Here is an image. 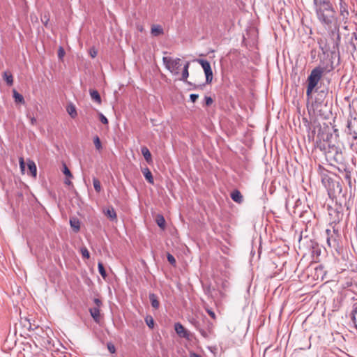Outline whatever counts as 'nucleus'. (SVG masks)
Segmentation results:
<instances>
[{
	"label": "nucleus",
	"instance_id": "obj_16",
	"mask_svg": "<svg viewBox=\"0 0 357 357\" xmlns=\"http://www.w3.org/2000/svg\"><path fill=\"white\" fill-rule=\"evenodd\" d=\"M70 225L76 232H77L80 229V223L77 218H71L70 219Z\"/></svg>",
	"mask_w": 357,
	"mask_h": 357
},
{
	"label": "nucleus",
	"instance_id": "obj_35",
	"mask_svg": "<svg viewBox=\"0 0 357 357\" xmlns=\"http://www.w3.org/2000/svg\"><path fill=\"white\" fill-rule=\"evenodd\" d=\"M63 173L68 177V178H72L73 174H71L70 171L68 168V167L64 164L63 165Z\"/></svg>",
	"mask_w": 357,
	"mask_h": 357
},
{
	"label": "nucleus",
	"instance_id": "obj_48",
	"mask_svg": "<svg viewBox=\"0 0 357 357\" xmlns=\"http://www.w3.org/2000/svg\"><path fill=\"white\" fill-rule=\"evenodd\" d=\"M190 357H202L200 355L196 353H191Z\"/></svg>",
	"mask_w": 357,
	"mask_h": 357
},
{
	"label": "nucleus",
	"instance_id": "obj_7",
	"mask_svg": "<svg viewBox=\"0 0 357 357\" xmlns=\"http://www.w3.org/2000/svg\"><path fill=\"white\" fill-rule=\"evenodd\" d=\"M189 66H190V62L187 61L185 63V64L184 65V66H183L181 77L180 79L183 81V82H187L190 86H193V89H203V88L205 86L204 84H200V85H195V84H192L190 82H187V78L189 76V72H188Z\"/></svg>",
	"mask_w": 357,
	"mask_h": 357
},
{
	"label": "nucleus",
	"instance_id": "obj_39",
	"mask_svg": "<svg viewBox=\"0 0 357 357\" xmlns=\"http://www.w3.org/2000/svg\"><path fill=\"white\" fill-rule=\"evenodd\" d=\"M107 349L111 354H114L116 351L114 345L111 342L107 343Z\"/></svg>",
	"mask_w": 357,
	"mask_h": 357
},
{
	"label": "nucleus",
	"instance_id": "obj_37",
	"mask_svg": "<svg viewBox=\"0 0 357 357\" xmlns=\"http://www.w3.org/2000/svg\"><path fill=\"white\" fill-rule=\"evenodd\" d=\"M167 260L168 261L172 264V265H175L176 264V259L174 258V257L169 254V253H167Z\"/></svg>",
	"mask_w": 357,
	"mask_h": 357
},
{
	"label": "nucleus",
	"instance_id": "obj_49",
	"mask_svg": "<svg viewBox=\"0 0 357 357\" xmlns=\"http://www.w3.org/2000/svg\"><path fill=\"white\" fill-rule=\"evenodd\" d=\"M70 178H66L64 181L65 184L68 185H70L72 184L71 181L69 180Z\"/></svg>",
	"mask_w": 357,
	"mask_h": 357
},
{
	"label": "nucleus",
	"instance_id": "obj_2",
	"mask_svg": "<svg viewBox=\"0 0 357 357\" xmlns=\"http://www.w3.org/2000/svg\"><path fill=\"white\" fill-rule=\"evenodd\" d=\"M324 149L325 150L326 160L330 162L331 165H340V167L343 168L344 170L346 169L345 160L343 153L338 147L328 144V148L326 149L324 146Z\"/></svg>",
	"mask_w": 357,
	"mask_h": 357
},
{
	"label": "nucleus",
	"instance_id": "obj_1",
	"mask_svg": "<svg viewBox=\"0 0 357 357\" xmlns=\"http://www.w3.org/2000/svg\"><path fill=\"white\" fill-rule=\"evenodd\" d=\"M316 13L319 22L331 27L335 20V11L329 0H314Z\"/></svg>",
	"mask_w": 357,
	"mask_h": 357
},
{
	"label": "nucleus",
	"instance_id": "obj_40",
	"mask_svg": "<svg viewBox=\"0 0 357 357\" xmlns=\"http://www.w3.org/2000/svg\"><path fill=\"white\" fill-rule=\"evenodd\" d=\"M100 121L103 124H107L108 123L107 119L102 114H100Z\"/></svg>",
	"mask_w": 357,
	"mask_h": 357
},
{
	"label": "nucleus",
	"instance_id": "obj_44",
	"mask_svg": "<svg viewBox=\"0 0 357 357\" xmlns=\"http://www.w3.org/2000/svg\"><path fill=\"white\" fill-rule=\"evenodd\" d=\"M206 312H208V314L211 316V317L213 319H215V314L214 313V312L211 310V309H206Z\"/></svg>",
	"mask_w": 357,
	"mask_h": 357
},
{
	"label": "nucleus",
	"instance_id": "obj_41",
	"mask_svg": "<svg viewBox=\"0 0 357 357\" xmlns=\"http://www.w3.org/2000/svg\"><path fill=\"white\" fill-rule=\"evenodd\" d=\"M205 103H206V105H207V106L211 105L213 103V99L211 98V97L206 96L205 97Z\"/></svg>",
	"mask_w": 357,
	"mask_h": 357
},
{
	"label": "nucleus",
	"instance_id": "obj_19",
	"mask_svg": "<svg viewBox=\"0 0 357 357\" xmlns=\"http://www.w3.org/2000/svg\"><path fill=\"white\" fill-rule=\"evenodd\" d=\"M13 98L16 103L24 104V99L22 94L19 93L15 89L13 91Z\"/></svg>",
	"mask_w": 357,
	"mask_h": 357
},
{
	"label": "nucleus",
	"instance_id": "obj_36",
	"mask_svg": "<svg viewBox=\"0 0 357 357\" xmlns=\"http://www.w3.org/2000/svg\"><path fill=\"white\" fill-rule=\"evenodd\" d=\"M81 253L82 257L84 258L89 259L90 257L89 252L85 247L81 248Z\"/></svg>",
	"mask_w": 357,
	"mask_h": 357
},
{
	"label": "nucleus",
	"instance_id": "obj_47",
	"mask_svg": "<svg viewBox=\"0 0 357 357\" xmlns=\"http://www.w3.org/2000/svg\"><path fill=\"white\" fill-rule=\"evenodd\" d=\"M29 119H30L31 123L32 125H34V124L36 123V118H34V117H31V116H29Z\"/></svg>",
	"mask_w": 357,
	"mask_h": 357
},
{
	"label": "nucleus",
	"instance_id": "obj_14",
	"mask_svg": "<svg viewBox=\"0 0 357 357\" xmlns=\"http://www.w3.org/2000/svg\"><path fill=\"white\" fill-rule=\"evenodd\" d=\"M105 214L112 220L116 219V213L113 207H109L104 211Z\"/></svg>",
	"mask_w": 357,
	"mask_h": 357
},
{
	"label": "nucleus",
	"instance_id": "obj_46",
	"mask_svg": "<svg viewBox=\"0 0 357 357\" xmlns=\"http://www.w3.org/2000/svg\"><path fill=\"white\" fill-rule=\"evenodd\" d=\"M137 29L140 31V32H142L144 31V27L141 24H137Z\"/></svg>",
	"mask_w": 357,
	"mask_h": 357
},
{
	"label": "nucleus",
	"instance_id": "obj_11",
	"mask_svg": "<svg viewBox=\"0 0 357 357\" xmlns=\"http://www.w3.org/2000/svg\"><path fill=\"white\" fill-rule=\"evenodd\" d=\"M231 198L234 202L238 204L242 203L243 200L241 193L238 190H234L231 192Z\"/></svg>",
	"mask_w": 357,
	"mask_h": 357
},
{
	"label": "nucleus",
	"instance_id": "obj_22",
	"mask_svg": "<svg viewBox=\"0 0 357 357\" xmlns=\"http://www.w3.org/2000/svg\"><path fill=\"white\" fill-rule=\"evenodd\" d=\"M351 321L357 328V303L353 305L351 314Z\"/></svg>",
	"mask_w": 357,
	"mask_h": 357
},
{
	"label": "nucleus",
	"instance_id": "obj_21",
	"mask_svg": "<svg viewBox=\"0 0 357 357\" xmlns=\"http://www.w3.org/2000/svg\"><path fill=\"white\" fill-rule=\"evenodd\" d=\"M28 168L31 172V174L33 176V177H36V174H37V168H36V165L35 164V162L32 160H29L28 161Z\"/></svg>",
	"mask_w": 357,
	"mask_h": 357
},
{
	"label": "nucleus",
	"instance_id": "obj_43",
	"mask_svg": "<svg viewBox=\"0 0 357 357\" xmlns=\"http://www.w3.org/2000/svg\"><path fill=\"white\" fill-rule=\"evenodd\" d=\"M198 97H199L198 94H191L190 96V99L192 102H195L197 100V99L198 98Z\"/></svg>",
	"mask_w": 357,
	"mask_h": 357
},
{
	"label": "nucleus",
	"instance_id": "obj_26",
	"mask_svg": "<svg viewBox=\"0 0 357 357\" xmlns=\"http://www.w3.org/2000/svg\"><path fill=\"white\" fill-rule=\"evenodd\" d=\"M204 73H205V75H206V84H210L212 82V79H213V72H212V70H211V67L205 70H204Z\"/></svg>",
	"mask_w": 357,
	"mask_h": 357
},
{
	"label": "nucleus",
	"instance_id": "obj_34",
	"mask_svg": "<svg viewBox=\"0 0 357 357\" xmlns=\"http://www.w3.org/2000/svg\"><path fill=\"white\" fill-rule=\"evenodd\" d=\"M145 321H146V323L147 326L150 328H153V326H154V321H153V318L151 317H147L145 319Z\"/></svg>",
	"mask_w": 357,
	"mask_h": 357
},
{
	"label": "nucleus",
	"instance_id": "obj_23",
	"mask_svg": "<svg viewBox=\"0 0 357 357\" xmlns=\"http://www.w3.org/2000/svg\"><path fill=\"white\" fill-rule=\"evenodd\" d=\"M155 221L157 225L162 229L165 227V220L163 215L158 214L155 217Z\"/></svg>",
	"mask_w": 357,
	"mask_h": 357
},
{
	"label": "nucleus",
	"instance_id": "obj_18",
	"mask_svg": "<svg viewBox=\"0 0 357 357\" xmlns=\"http://www.w3.org/2000/svg\"><path fill=\"white\" fill-rule=\"evenodd\" d=\"M89 312L95 321L98 322L100 319V309L98 307L90 308Z\"/></svg>",
	"mask_w": 357,
	"mask_h": 357
},
{
	"label": "nucleus",
	"instance_id": "obj_20",
	"mask_svg": "<svg viewBox=\"0 0 357 357\" xmlns=\"http://www.w3.org/2000/svg\"><path fill=\"white\" fill-rule=\"evenodd\" d=\"M66 110H67L68 114L72 118H75L77 116V110H76L75 106L73 103H70L67 106Z\"/></svg>",
	"mask_w": 357,
	"mask_h": 357
},
{
	"label": "nucleus",
	"instance_id": "obj_32",
	"mask_svg": "<svg viewBox=\"0 0 357 357\" xmlns=\"http://www.w3.org/2000/svg\"><path fill=\"white\" fill-rule=\"evenodd\" d=\"M93 143L96 146V149L98 151L102 149V144L100 140V138L98 136H96L93 139Z\"/></svg>",
	"mask_w": 357,
	"mask_h": 357
},
{
	"label": "nucleus",
	"instance_id": "obj_27",
	"mask_svg": "<svg viewBox=\"0 0 357 357\" xmlns=\"http://www.w3.org/2000/svg\"><path fill=\"white\" fill-rule=\"evenodd\" d=\"M340 1V15L344 18L347 17L349 15V12L347 10V6L344 3L342 2V0Z\"/></svg>",
	"mask_w": 357,
	"mask_h": 357
},
{
	"label": "nucleus",
	"instance_id": "obj_10",
	"mask_svg": "<svg viewBox=\"0 0 357 357\" xmlns=\"http://www.w3.org/2000/svg\"><path fill=\"white\" fill-rule=\"evenodd\" d=\"M151 33L153 36H159L164 33L163 29L161 25L159 24H153L151 26Z\"/></svg>",
	"mask_w": 357,
	"mask_h": 357
},
{
	"label": "nucleus",
	"instance_id": "obj_12",
	"mask_svg": "<svg viewBox=\"0 0 357 357\" xmlns=\"http://www.w3.org/2000/svg\"><path fill=\"white\" fill-rule=\"evenodd\" d=\"M141 152H142V154L143 155L145 160L148 163L152 162V157H151V152L149 151V149L146 146H142L141 148Z\"/></svg>",
	"mask_w": 357,
	"mask_h": 357
},
{
	"label": "nucleus",
	"instance_id": "obj_38",
	"mask_svg": "<svg viewBox=\"0 0 357 357\" xmlns=\"http://www.w3.org/2000/svg\"><path fill=\"white\" fill-rule=\"evenodd\" d=\"M65 55V51L62 47H59L58 50V57L59 59H62Z\"/></svg>",
	"mask_w": 357,
	"mask_h": 357
},
{
	"label": "nucleus",
	"instance_id": "obj_42",
	"mask_svg": "<svg viewBox=\"0 0 357 357\" xmlns=\"http://www.w3.org/2000/svg\"><path fill=\"white\" fill-rule=\"evenodd\" d=\"M93 302L96 305L95 307H98V309H100V307L102 305L101 301L99 298H96L93 299Z\"/></svg>",
	"mask_w": 357,
	"mask_h": 357
},
{
	"label": "nucleus",
	"instance_id": "obj_15",
	"mask_svg": "<svg viewBox=\"0 0 357 357\" xmlns=\"http://www.w3.org/2000/svg\"><path fill=\"white\" fill-rule=\"evenodd\" d=\"M149 297L151 306L155 309H158L160 306V303L158 300L157 296L155 294H150Z\"/></svg>",
	"mask_w": 357,
	"mask_h": 357
},
{
	"label": "nucleus",
	"instance_id": "obj_31",
	"mask_svg": "<svg viewBox=\"0 0 357 357\" xmlns=\"http://www.w3.org/2000/svg\"><path fill=\"white\" fill-rule=\"evenodd\" d=\"M212 328H213V324L211 323H210L208 325V332H206V331H204L203 329H199V331L203 337H208V334L212 333Z\"/></svg>",
	"mask_w": 357,
	"mask_h": 357
},
{
	"label": "nucleus",
	"instance_id": "obj_30",
	"mask_svg": "<svg viewBox=\"0 0 357 357\" xmlns=\"http://www.w3.org/2000/svg\"><path fill=\"white\" fill-rule=\"evenodd\" d=\"M98 268L99 273L101 275V276L103 278H105L107 277V273H106V271L105 270L104 266L102 262H100V261L98 262Z\"/></svg>",
	"mask_w": 357,
	"mask_h": 357
},
{
	"label": "nucleus",
	"instance_id": "obj_4",
	"mask_svg": "<svg viewBox=\"0 0 357 357\" xmlns=\"http://www.w3.org/2000/svg\"><path fill=\"white\" fill-rule=\"evenodd\" d=\"M328 70H326V67L321 66H319L312 70L310 75L307 77L306 95L308 98L311 97L312 91L317 86L323 75Z\"/></svg>",
	"mask_w": 357,
	"mask_h": 357
},
{
	"label": "nucleus",
	"instance_id": "obj_17",
	"mask_svg": "<svg viewBox=\"0 0 357 357\" xmlns=\"http://www.w3.org/2000/svg\"><path fill=\"white\" fill-rule=\"evenodd\" d=\"M89 93L92 100H93L97 103H101V98L99 93L96 90L90 89Z\"/></svg>",
	"mask_w": 357,
	"mask_h": 357
},
{
	"label": "nucleus",
	"instance_id": "obj_25",
	"mask_svg": "<svg viewBox=\"0 0 357 357\" xmlns=\"http://www.w3.org/2000/svg\"><path fill=\"white\" fill-rule=\"evenodd\" d=\"M204 73H205V75H206V84H210L212 82V79H213V72H212V70H211V67L205 70H204Z\"/></svg>",
	"mask_w": 357,
	"mask_h": 357
},
{
	"label": "nucleus",
	"instance_id": "obj_50",
	"mask_svg": "<svg viewBox=\"0 0 357 357\" xmlns=\"http://www.w3.org/2000/svg\"><path fill=\"white\" fill-rule=\"evenodd\" d=\"M346 178H347V179H349V178H350V176H349V174H347V175H346Z\"/></svg>",
	"mask_w": 357,
	"mask_h": 357
},
{
	"label": "nucleus",
	"instance_id": "obj_45",
	"mask_svg": "<svg viewBox=\"0 0 357 357\" xmlns=\"http://www.w3.org/2000/svg\"><path fill=\"white\" fill-rule=\"evenodd\" d=\"M90 54H91V57L94 58L97 55V52L94 50H91L90 51Z\"/></svg>",
	"mask_w": 357,
	"mask_h": 357
},
{
	"label": "nucleus",
	"instance_id": "obj_28",
	"mask_svg": "<svg viewBox=\"0 0 357 357\" xmlns=\"http://www.w3.org/2000/svg\"><path fill=\"white\" fill-rule=\"evenodd\" d=\"M198 63L202 66L204 71L209 68H211V64L207 60L204 59H199L197 60Z\"/></svg>",
	"mask_w": 357,
	"mask_h": 357
},
{
	"label": "nucleus",
	"instance_id": "obj_13",
	"mask_svg": "<svg viewBox=\"0 0 357 357\" xmlns=\"http://www.w3.org/2000/svg\"><path fill=\"white\" fill-rule=\"evenodd\" d=\"M142 172L145 178L146 179V181L149 183L153 184L154 181H153V176H152V174H151V172L150 171V169L148 167H145L142 169Z\"/></svg>",
	"mask_w": 357,
	"mask_h": 357
},
{
	"label": "nucleus",
	"instance_id": "obj_3",
	"mask_svg": "<svg viewBox=\"0 0 357 357\" xmlns=\"http://www.w3.org/2000/svg\"><path fill=\"white\" fill-rule=\"evenodd\" d=\"M319 172L321 176V182L328 191V193H340L342 192V187L340 183L333 180L331 176V172L320 165L319 167Z\"/></svg>",
	"mask_w": 357,
	"mask_h": 357
},
{
	"label": "nucleus",
	"instance_id": "obj_33",
	"mask_svg": "<svg viewBox=\"0 0 357 357\" xmlns=\"http://www.w3.org/2000/svg\"><path fill=\"white\" fill-rule=\"evenodd\" d=\"M19 163H20V168L22 174H24L25 162H24V158L22 157H20L19 158Z\"/></svg>",
	"mask_w": 357,
	"mask_h": 357
},
{
	"label": "nucleus",
	"instance_id": "obj_8",
	"mask_svg": "<svg viewBox=\"0 0 357 357\" xmlns=\"http://www.w3.org/2000/svg\"><path fill=\"white\" fill-rule=\"evenodd\" d=\"M347 128L349 131V134L353 136L355 140H357V119H354L348 121Z\"/></svg>",
	"mask_w": 357,
	"mask_h": 357
},
{
	"label": "nucleus",
	"instance_id": "obj_24",
	"mask_svg": "<svg viewBox=\"0 0 357 357\" xmlns=\"http://www.w3.org/2000/svg\"><path fill=\"white\" fill-rule=\"evenodd\" d=\"M3 77L4 80L6 82L8 86H12L13 84V77L10 73L7 72H4L3 74Z\"/></svg>",
	"mask_w": 357,
	"mask_h": 357
},
{
	"label": "nucleus",
	"instance_id": "obj_5",
	"mask_svg": "<svg viewBox=\"0 0 357 357\" xmlns=\"http://www.w3.org/2000/svg\"><path fill=\"white\" fill-rule=\"evenodd\" d=\"M326 243L328 246L331 249L335 250L337 253L340 252L341 247L340 245V234L337 229L335 227L331 229H326Z\"/></svg>",
	"mask_w": 357,
	"mask_h": 357
},
{
	"label": "nucleus",
	"instance_id": "obj_6",
	"mask_svg": "<svg viewBox=\"0 0 357 357\" xmlns=\"http://www.w3.org/2000/svg\"><path fill=\"white\" fill-rule=\"evenodd\" d=\"M181 59L179 58L173 59L169 56L162 58L163 63L165 68L174 75H178L181 66Z\"/></svg>",
	"mask_w": 357,
	"mask_h": 357
},
{
	"label": "nucleus",
	"instance_id": "obj_9",
	"mask_svg": "<svg viewBox=\"0 0 357 357\" xmlns=\"http://www.w3.org/2000/svg\"><path fill=\"white\" fill-rule=\"evenodd\" d=\"M174 329L176 333L181 337H185L188 338L189 336V334L188 331L185 330V328L183 326V325L180 323H176L174 324Z\"/></svg>",
	"mask_w": 357,
	"mask_h": 357
},
{
	"label": "nucleus",
	"instance_id": "obj_29",
	"mask_svg": "<svg viewBox=\"0 0 357 357\" xmlns=\"http://www.w3.org/2000/svg\"><path fill=\"white\" fill-rule=\"evenodd\" d=\"M93 184L95 190L97 192H100L101 190V184H100V181L96 178H93Z\"/></svg>",
	"mask_w": 357,
	"mask_h": 357
}]
</instances>
